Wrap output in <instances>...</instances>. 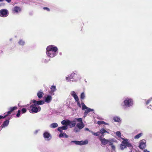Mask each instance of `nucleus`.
Returning <instances> with one entry per match:
<instances>
[{
    "mask_svg": "<svg viewBox=\"0 0 152 152\" xmlns=\"http://www.w3.org/2000/svg\"><path fill=\"white\" fill-rule=\"evenodd\" d=\"M31 102L33 104L30 106V107L31 109L30 110V112L32 113H36L39 112L41 110V108L39 105L43 104L45 103L43 100L37 101L35 100H31Z\"/></svg>",
    "mask_w": 152,
    "mask_h": 152,
    "instance_id": "obj_1",
    "label": "nucleus"
},
{
    "mask_svg": "<svg viewBox=\"0 0 152 152\" xmlns=\"http://www.w3.org/2000/svg\"><path fill=\"white\" fill-rule=\"evenodd\" d=\"M46 53L48 57H54L56 56L58 53V48L53 45H48L46 48Z\"/></svg>",
    "mask_w": 152,
    "mask_h": 152,
    "instance_id": "obj_2",
    "label": "nucleus"
},
{
    "mask_svg": "<svg viewBox=\"0 0 152 152\" xmlns=\"http://www.w3.org/2000/svg\"><path fill=\"white\" fill-rule=\"evenodd\" d=\"M76 71L72 72L69 76H67L65 77L66 80L67 82L72 81L73 82H76L80 80L81 77L79 75H77Z\"/></svg>",
    "mask_w": 152,
    "mask_h": 152,
    "instance_id": "obj_3",
    "label": "nucleus"
},
{
    "mask_svg": "<svg viewBox=\"0 0 152 152\" xmlns=\"http://www.w3.org/2000/svg\"><path fill=\"white\" fill-rule=\"evenodd\" d=\"M133 104V99L131 98L127 97L124 99L121 105L123 108L125 109L127 107L132 106Z\"/></svg>",
    "mask_w": 152,
    "mask_h": 152,
    "instance_id": "obj_4",
    "label": "nucleus"
},
{
    "mask_svg": "<svg viewBox=\"0 0 152 152\" xmlns=\"http://www.w3.org/2000/svg\"><path fill=\"white\" fill-rule=\"evenodd\" d=\"M61 123L63 125L68 126L72 128L75 126L76 122L74 119L72 121H70L68 120H63L61 121Z\"/></svg>",
    "mask_w": 152,
    "mask_h": 152,
    "instance_id": "obj_5",
    "label": "nucleus"
},
{
    "mask_svg": "<svg viewBox=\"0 0 152 152\" xmlns=\"http://www.w3.org/2000/svg\"><path fill=\"white\" fill-rule=\"evenodd\" d=\"M121 140H123L121 142L122 143L126 145L127 147H129L130 149L131 150L133 149V146L129 142V139L123 138Z\"/></svg>",
    "mask_w": 152,
    "mask_h": 152,
    "instance_id": "obj_6",
    "label": "nucleus"
},
{
    "mask_svg": "<svg viewBox=\"0 0 152 152\" xmlns=\"http://www.w3.org/2000/svg\"><path fill=\"white\" fill-rule=\"evenodd\" d=\"M82 109L84 110L86 109L85 112V114L84 117L86 116V115L91 111H94V110L93 109H91L87 107L83 103H82Z\"/></svg>",
    "mask_w": 152,
    "mask_h": 152,
    "instance_id": "obj_7",
    "label": "nucleus"
},
{
    "mask_svg": "<svg viewBox=\"0 0 152 152\" xmlns=\"http://www.w3.org/2000/svg\"><path fill=\"white\" fill-rule=\"evenodd\" d=\"M8 12L6 9H2L0 10V16L3 17L7 16L8 15Z\"/></svg>",
    "mask_w": 152,
    "mask_h": 152,
    "instance_id": "obj_8",
    "label": "nucleus"
},
{
    "mask_svg": "<svg viewBox=\"0 0 152 152\" xmlns=\"http://www.w3.org/2000/svg\"><path fill=\"white\" fill-rule=\"evenodd\" d=\"M99 138L100 140L101 143L102 145H105L107 143H109L110 142V140H106L105 138L102 137L101 136L99 137Z\"/></svg>",
    "mask_w": 152,
    "mask_h": 152,
    "instance_id": "obj_9",
    "label": "nucleus"
},
{
    "mask_svg": "<svg viewBox=\"0 0 152 152\" xmlns=\"http://www.w3.org/2000/svg\"><path fill=\"white\" fill-rule=\"evenodd\" d=\"M146 140L145 139H143L140 142L139 145V148L142 149H144L146 147Z\"/></svg>",
    "mask_w": 152,
    "mask_h": 152,
    "instance_id": "obj_10",
    "label": "nucleus"
},
{
    "mask_svg": "<svg viewBox=\"0 0 152 152\" xmlns=\"http://www.w3.org/2000/svg\"><path fill=\"white\" fill-rule=\"evenodd\" d=\"M43 136L46 140L49 141L51 139V135L48 132H45L43 134Z\"/></svg>",
    "mask_w": 152,
    "mask_h": 152,
    "instance_id": "obj_11",
    "label": "nucleus"
},
{
    "mask_svg": "<svg viewBox=\"0 0 152 152\" xmlns=\"http://www.w3.org/2000/svg\"><path fill=\"white\" fill-rule=\"evenodd\" d=\"M72 142H75L76 145H86L88 143V141L87 140H85L84 141H72Z\"/></svg>",
    "mask_w": 152,
    "mask_h": 152,
    "instance_id": "obj_12",
    "label": "nucleus"
},
{
    "mask_svg": "<svg viewBox=\"0 0 152 152\" xmlns=\"http://www.w3.org/2000/svg\"><path fill=\"white\" fill-rule=\"evenodd\" d=\"M21 10V9L20 7L17 6L15 7L12 10L13 12L16 13L20 12Z\"/></svg>",
    "mask_w": 152,
    "mask_h": 152,
    "instance_id": "obj_13",
    "label": "nucleus"
},
{
    "mask_svg": "<svg viewBox=\"0 0 152 152\" xmlns=\"http://www.w3.org/2000/svg\"><path fill=\"white\" fill-rule=\"evenodd\" d=\"M145 103L146 104H150V106H148L147 108H150L151 110H152V97L146 100L145 101Z\"/></svg>",
    "mask_w": 152,
    "mask_h": 152,
    "instance_id": "obj_14",
    "label": "nucleus"
},
{
    "mask_svg": "<svg viewBox=\"0 0 152 152\" xmlns=\"http://www.w3.org/2000/svg\"><path fill=\"white\" fill-rule=\"evenodd\" d=\"M70 94L71 95L74 97L75 101H77L78 100H79L78 97L75 91H72L71 92Z\"/></svg>",
    "mask_w": 152,
    "mask_h": 152,
    "instance_id": "obj_15",
    "label": "nucleus"
},
{
    "mask_svg": "<svg viewBox=\"0 0 152 152\" xmlns=\"http://www.w3.org/2000/svg\"><path fill=\"white\" fill-rule=\"evenodd\" d=\"M52 99V96L50 95H48L46 97H45V101L47 103H48L51 102Z\"/></svg>",
    "mask_w": 152,
    "mask_h": 152,
    "instance_id": "obj_16",
    "label": "nucleus"
},
{
    "mask_svg": "<svg viewBox=\"0 0 152 152\" xmlns=\"http://www.w3.org/2000/svg\"><path fill=\"white\" fill-rule=\"evenodd\" d=\"M17 109V107H11L10 108V110L8 111L7 113H4V114L7 115V116L10 114L12 112L13 110H16Z\"/></svg>",
    "mask_w": 152,
    "mask_h": 152,
    "instance_id": "obj_17",
    "label": "nucleus"
},
{
    "mask_svg": "<svg viewBox=\"0 0 152 152\" xmlns=\"http://www.w3.org/2000/svg\"><path fill=\"white\" fill-rule=\"evenodd\" d=\"M37 95L39 98L41 99L44 96V94L42 91L41 90H40L37 93Z\"/></svg>",
    "mask_w": 152,
    "mask_h": 152,
    "instance_id": "obj_18",
    "label": "nucleus"
},
{
    "mask_svg": "<svg viewBox=\"0 0 152 152\" xmlns=\"http://www.w3.org/2000/svg\"><path fill=\"white\" fill-rule=\"evenodd\" d=\"M115 134L117 139L119 140H121V139L123 137H121V132L120 131H117L116 132Z\"/></svg>",
    "mask_w": 152,
    "mask_h": 152,
    "instance_id": "obj_19",
    "label": "nucleus"
},
{
    "mask_svg": "<svg viewBox=\"0 0 152 152\" xmlns=\"http://www.w3.org/2000/svg\"><path fill=\"white\" fill-rule=\"evenodd\" d=\"M67 125H65L61 127H59L58 129V130L61 132H62V130H66L67 129Z\"/></svg>",
    "mask_w": 152,
    "mask_h": 152,
    "instance_id": "obj_20",
    "label": "nucleus"
},
{
    "mask_svg": "<svg viewBox=\"0 0 152 152\" xmlns=\"http://www.w3.org/2000/svg\"><path fill=\"white\" fill-rule=\"evenodd\" d=\"M9 123V121L8 120H7L4 121L3 124L1 125V127L2 128L5 127L7 126Z\"/></svg>",
    "mask_w": 152,
    "mask_h": 152,
    "instance_id": "obj_21",
    "label": "nucleus"
},
{
    "mask_svg": "<svg viewBox=\"0 0 152 152\" xmlns=\"http://www.w3.org/2000/svg\"><path fill=\"white\" fill-rule=\"evenodd\" d=\"M113 119L115 122H119L121 121V120L120 118L118 116H116L114 117Z\"/></svg>",
    "mask_w": 152,
    "mask_h": 152,
    "instance_id": "obj_22",
    "label": "nucleus"
},
{
    "mask_svg": "<svg viewBox=\"0 0 152 152\" xmlns=\"http://www.w3.org/2000/svg\"><path fill=\"white\" fill-rule=\"evenodd\" d=\"M127 146L126 145L121 143L120 145V148L121 150H123L125 148H126Z\"/></svg>",
    "mask_w": 152,
    "mask_h": 152,
    "instance_id": "obj_23",
    "label": "nucleus"
},
{
    "mask_svg": "<svg viewBox=\"0 0 152 152\" xmlns=\"http://www.w3.org/2000/svg\"><path fill=\"white\" fill-rule=\"evenodd\" d=\"M77 126L79 129H81L84 127V125L83 122L79 123L77 124Z\"/></svg>",
    "mask_w": 152,
    "mask_h": 152,
    "instance_id": "obj_24",
    "label": "nucleus"
},
{
    "mask_svg": "<svg viewBox=\"0 0 152 152\" xmlns=\"http://www.w3.org/2000/svg\"><path fill=\"white\" fill-rule=\"evenodd\" d=\"M100 133L102 134V136H104V134L105 133H109V132L106 131L104 128H102L100 130Z\"/></svg>",
    "mask_w": 152,
    "mask_h": 152,
    "instance_id": "obj_25",
    "label": "nucleus"
},
{
    "mask_svg": "<svg viewBox=\"0 0 152 152\" xmlns=\"http://www.w3.org/2000/svg\"><path fill=\"white\" fill-rule=\"evenodd\" d=\"M51 91L50 93H52L54 92L56 90V86H52L50 87Z\"/></svg>",
    "mask_w": 152,
    "mask_h": 152,
    "instance_id": "obj_26",
    "label": "nucleus"
},
{
    "mask_svg": "<svg viewBox=\"0 0 152 152\" xmlns=\"http://www.w3.org/2000/svg\"><path fill=\"white\" fill-rule=\"evenodd\" d=\"M58 126V125L56 123H53L51 124L50 125V127L53 128H55Z\"/></svg>",
    "mask_w": 152,
    "mask_h": 152,
    "instance_id": "obj_27",
    "label": "nucleus"
},
{
    "mask_svg": "<svg viewBox=\"0 0 152 152\" xmlns=\"http://www.w3.org/2000/svg\"><path fill=\"white\" fill-rule=\"evenodd\" d=\"M59 135V137H64L65 138H67L68 137V136L65 133H62V132Z\"/></svg>",
    "mask_w": 152,
    "mask_h": 152,
    "instance_id": "obj_28",
    "label": "nucleus"
},
{
    "mask_svg": "<svg viewBox=\"0 0 152 152\" xmlns=\"http://www.w3.org/2000/svg\"><path fill=\"white\" fill-rule=\"evenodd\" d=\"M143 135L142 133H140L136 135L134 137V138L135 139H138L139 138L141 137Z\"/></svg>",
    "mask_w": 152,
    "mask_h": 152,
    "instance_id": "obj_29",
    "label": "nucleus"
},
{
    "mask_svg": "<svg viewBox=\"0 0 152 152\" xmlns=\"http://www.w3.org/2000/svg\"><path fill=\"white\" fill-rule=\"evenodd\" d=\"M85 97V94L84 92H83L81 94L80 98L82 99H84Z\"/></svg>",
    "mask_w": 152,
    "mask_h": 152,
    "instance_id": "obj_30",
    "label": "nucleus"
},
{
    "mask_svg": "<svg viewBox=\"0 0 152 152\" xmlns=\"http://www.w3.org/2000/svg\"><path fill=\"white\" fill-rule=\"evenodd\" d=\"M109 145H111L112 150V151H115V146L114 145L112 144V143L111 142H110Z\"/></svg>",
    "mask_w": 152,
    "mask_h": 152,
    "instance_id": "obj_31",
    "label": "nucleus"
},
{
    "mask_svg": "<svg viewBox=\"0 0 152 152\" xmlns=\"http://www.w3.org/2000/svg\"><path fill=\"white\" fill-rule=\"evenodd\" d=\"M97 123L98 124L100 125L102 124H104L107 125H108L109 124L108 123H105L104 121H98L97 122Z\"/></svg>",
    "mask_w": 152,
    "mask_h": 152,
    "instance_id": "obj_32",
    "label": "nucleus"
},
{
    "mask_svg": "<svg viewBox=\"0 0 152 152\" xmlns=\"http://www.w3.org/2000/svg\"><path fill=\"white\" fill-rule=\"evenodd\" d=\"M75 121L76 122V121H77L78 122H79V123H81L83 122H82V120L81 118H75L74 119Z\"/></svg>",
    "mask_w": 152,
    "mask_h": 152,
    "instance_id": "obj_33",
    "label": "nucleus"
},
{
    "mask_svg": "<svg viewBox=\"0 0 152 152\" xmlns=\"http://www.w3.org/2000/svg\"><path fill=\"white\" fill-rule=\"evenodd\" d=\"M91 132L93 135H95L96 136H98L100 134L99 132H97L96 133H94L93 132Z\"/></svg>",
    "mask_w": 152,
    "mask_h": 152,
    "instance_id": "obj_34",
    "label": "nucleus"
},
{
    "mask_svg": "<svg viewBox=\"0 0 152 152\" xmlns=\"http://www.w3.org/2000/svg\"><path fill=\"white\" fill-rule=\"evenodd\" d=\"M19 45H24L25 44V42L22 40H20L18 42Z\"/></svg>",
    "mask_w": 152,
    "mask_h": 152,
    "instance_id": "obj_35",
    "label": "nucleus"
},
{
    "mask_svg": "<svg viewBox=\"0 0 152 152\" xmlns=\"http://www.w3.org/2000/svg\"><path fill=\"white\" fill-rule=\"evenodd\" d=\"M26 112V109L25 108H23L21 110V112L22 114L25 113Z\"/></svg>",
    "mask_w": 152,
    "mask_h": 152,
    "instance_id": "obj_36",
    "label": "nucleus"
},
{
    "mask_svg": "<svg viewBox=\"0 0 152 152\" xmlns=\"http://www.w3.org/2000/svg\"><path fill=\"white\" fill-rule=\"evenodd\" d=\"M79 100H78L77 101H76L77 102V105L80 107H81V106H82V103L81 104L80 103V102H79Z\"/></svg>",
    "mask_w": 152,
    "mask_h": 152,
    "instance_id": "obj_37",
    "label": "nucleus"
},
{
    "mask_svg": "<svg viewBox=\"0 0 152 152\" xmlns=\"http://www.w3.org/2000/svg\"><path fill=\"white\" fill-rule=\"evenodd\" d=\"M21 110H18V112L16 114V116L19 117L20 115V113Z\"/></svg>",
    "mask_w": 152,
    "mask_h": 152,
    "instance_id": "obj_38",
    "label": "nucleus"
},
{
    "mask_svg": "<svg viewBox=\"0 0 152 152\" xmlns=\"http://www.w3.org/2000/svg\"><path fill=\"white\" fill-rule=\"evenodd\" d=\"M4 116H3L2 115H0V119L2 118H5L6 117H7V115H6V114H4Z\"/></svg>",
    "mask_w": 152,
    "mask_h": 152,
    "instance_id": "obj_39",
    "label": "nucleus"
},
{
    "mask_svg": "<svg viewBox=\"0 0 152 152\" xmlns=\"http://www.w3.org/2000/svg\"><path fill=\"white\" fill-rule=\"evenodd\" d=\"M43 9L44 10H46L48 11H49L50 10L49 8L48 7H44Z\"/></svg>",
    "mask_w": 152,
    "mask_h": 152,
    "instance_id": "obj_40",
    "label": "nucleus"
},
{
    "mask_svg": "<svg viewBox=\"0 0 152 152\" xmlns=\"http://www.w3.org/2000/svg\"><path fill=\"white\" fill-rule=\"evenodd\" d=\"M144 152H150V151H147V150H145L144 151Z\"/></svg>",
    "mask_w": 152,
    "mask_h": 152,
    "instance_id": "obj_41",
    "label": "nucleus"
},
{
    "mask_svg": "<svg viewBox=\"0 0 152 152\" xmlns=\"http://www.w3.org/2000/svg\"><path fill=\"white\" fill-rule=\"evenodd\" d=\"M6 1L8 2L9 3L11 1V0H6Z\"/></svg>",
    "mask_w": 152,
    "mask_h": 152,
    "instance_id": "obj_42",
    "label": "nucleus"
},
{
    "mask_svg": "<svg viewBox=\"0 0 152 152\" xmlns=\"http://www.w3.org/2000/svg\"><path fill=\"white\" fill-rule=\"evenodd\" d=\"M4 5V3H1V4H0V6H1V5Z\"/></svg>",
    "mask_w": 152,
    "mask_h": 152,
    "instance_id": "obj_43",
    "label": "nucleus"
},
{
    "mask_svg": "<svg viewBox=\"0 0 152 152\" xmlns=\"http://www.w3.org/2000/svg\"><path fill=\"white\" fill-rule=\"evenodd\" d=\"M38 130H36L35 132V134H36L37 133V132H38Z\"/></svg>",
    "mask_w": 152,
    "mask_h": 152,
    "instance_id": "obj_44",
    "label": "nucleus"
},
{
    "mask_svg": "<svg viewBox=\"0 0 152 152\" xmlns=\"http://www.w3.org/2000/svg\"><path fill=\"white\" fill-rule=\"evenodd\" d=\"M29 105V104H28L26 105H24L23 106L24 107H27Z\"/></svg>",
    "mask_w": 152,
    "mask_h": 152,
    "instance_id": "obj_45",
    "label": "nucleus"
},
{
    "mask_svg": "<svg viewBox=\"0 0 152 152\" xmlns=\"http://www.w3.org/2000/svg\"><path fill=\"white\" fill-rule=\"evenodd\" d=\"M85 129L86 130H88V128H85Z\"/></svg>",
    "mask_w": 152,
    "mask_h": 152,
    "instance_id": "obj_46",
    "label": "nucleus"
},
{
    "mask_svg": "<svg viewBox=\"0 0 152 152\" xmlns=\"http://www.w3.org/2000/svg\"><path fill=\"white\" fill-rule=\"evenodd\" d=\"M4 1V0H0V1Z\"/></svg>",
    "mask_w": 152,
    "mask_h": 152,
    "instance_id": "obj_47",
    "label": "nucleus"
},
{
    "mask_svg": "<svg viewBox=\"0 0 152 152\" xmlns=\"http://www.w3.org/2000/svg\"><path fill=\"white\" fill-rule=\"evenodd\" d=\"M114 141V142H117V141L115 140V141Z\"/></svg>",
    "mask_w": 152,
    "mask_h": 152,
    "instance_id": "obj_48",
    "label": "nucleus"
}]
</instances>
